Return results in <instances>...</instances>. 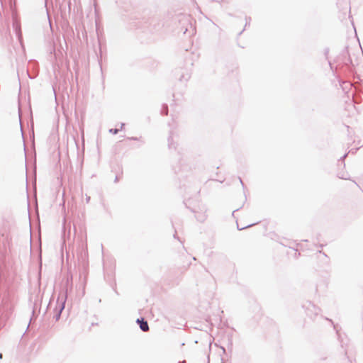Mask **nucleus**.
<instances>
[{"instance_id":"f257e3e1","label":"nucleus","mask_w":363,"mask_h":363,"mask_svg":"<svg viewBox=\"0 0 363 363\" xmlns=\"http://www.w3.org/2000/svg\"><path fill=\"white\" fill-rule=\"evenodd\" d=\"M137 322L140 324V328L143 331L147 332L149 330L148 324L143 319H138Z\"/></svg>"},{"instance_id":"f03ea898","label":"nucleus","mask_w":363,"mask_h":363,"mask_svg":"<svg viewBox=\"0 0 363 363\" xmlns=\"http://www.w3.org/2000/svg\"><path fill=\"white\" fill-rule=\"evenodd\" d=\"M2 358V354H0V359Z\"/></svg>"}]
</instances>
